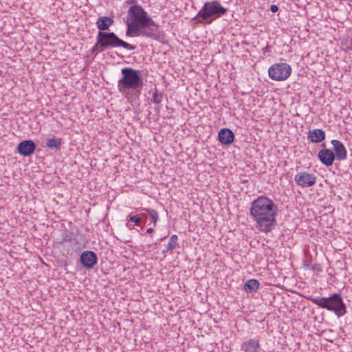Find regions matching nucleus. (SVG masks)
Instances as JSON below:
<instances>
[{
  "label": "nucleus",
  "instance_id": "nucleus-12",
  "mask_svg": "<svg viewBox=\"0 0 352 352\" xmlns=\"http://www.w3.org/2000/svg\"><path fill=\"white\" fill-rule=\"evenodd\" d=\"M331 143L333 146L335 157L339 161L346 160L347 157V151L344 144L338 140H333Z\"/></svg>",
  "mask_w": 352,
  "mask_h": 352
},
{
  "label": "nucleus",
  "instance_id": "nucleus-16",
  "mask_svg": "<svg viewBox=\"0 0 352 352\" xmlns=\"http://www.w3.org/2000/svg\"><path fill=\"white\" fill-rule=\"evenodd\" d=\"M113 23L114 20L112 18L104 16L98 17L96 25L99 30L98 32H107Z\"/></svg>",
  "mask_w": 352,
  "mask_h": 352
},
{
  "label": "nucleus",
  "instance_id": "nucleus-5",
  "mask_svg": "<svg viewBox=\"0 0 352 352\" xmlns=\"http://www.w3.org/2000/svg\"><path fill=\"white\" fill-rule=\"evenodd\" d=\"M320 308L333 311L338 317L343 316L346 313V307L340 293H336L329 297L307 298Z\"/></svg>",
  "mask_w": 352,
  "mask_h": 352
},
{
  "label": "nucleus",
  "instance_id": "nucleus-15",
  "mask_svg": "<svg viewBox=\"0 0 352 352\" xmlns=\"http://www.w3.org/2000/svg\"><path fill=\"white\" fill-rule=\"evenodd\" d=\"M325 132L320 129L309 130L307 138L313 143H320L325 140Z\"/></svg>",
  "mask_w": 352,
  "mask_h": 352
},
{
  "label": "nucleus",
  "instance_id": "nucleus-26",
  "mask_svg": "<svg viewBox=\"0 0 352 352\" xmlns=\"http://www.w3.org/2000/svg\"><path fill=\"white\" fill-rule=\"evenodd\" d=\"M143 214V217H141V221L143 223H146V218H147V215L144 213H142Z\"/></svg>",
  "mask_w": 352,
  "mask_h": 352
},
{
  "label": "nucleus",
  "instance_id": "nucleus-4",
  "mask_svg": "<svg viewBox=\"0 0 352 352\" xmlns=\"http://www.w3.org/2000/svg\"><path fill=\"white\" fill-rule=\"evenodd\" d=\"M227 12L228 8L222 6L217 0L206 1L192 18V21L202 25H210L217 19L225 15Z\"/></svg>",
  "mask_w": 352,
  "mask_h": 352
},
{
  "label": "nucleus",
  "instance_id": "nucleus-11",
  "mask_svg": "<svg viewBox=\"0 0 352 352\" xmlns=\"http://www.w3.org/2000/svg\"><path fill=\"white\" fill-rule=\"evenodd\" d=\"M322 147L323 149H321L318 154V157L320 162L325 165L326 166H331L333 164V162L336 159L335 155L333 151L327 148L324 143L322 144Z\"/></svg>",
  "mask_w": 352,
  "mask_h": 352
},
{
  "label": "nucleus",
  "instance_id": "nucleus-9",
  "mask_svg": "<svg viewBox=\"0 0 352 352\" xmlns=\"http://www.w3.org/2000/svg\"><path fill=\"white\" fill-rule=\"evenodd\" d=\"M98 260L97 254L90 250L83 252L80 256V261L82 265L88 270L93 269L97 264Z\"/></svg>",
  "mask_w": 352,
  "mask_h": 352
},
{
  "label": "nucleus",
  "instance_id": "nucleus-2",
  "mask_svg": "<svg viewBox=\"0 0 352 352\" xmlns=\"http://www.w3.org/2000/svg\"><path fill=\"white\" fill-rule=\"evenodd\" d=\"M277 206L267 197L259 196L251 203L250 215L261 232H270L277 225Z\"/></svg>",
  "mask_w": 352,
  "mask_h": 352
},
{
  "label": "nucleus",
  "instance_id": "nucleus-22",
  "mask_svg": "<svg viewBox=\"0 0 352 352\" xmlns=\"http://www.w3.org/2000/svg\"><path fill=\"white\" fill-rule=\"evenodd\" d=\"M143 217L142 214H138L133 216L129 215L128 217L127 221L129 222L134 223L135 226H140L142 222L141 221V217Z\"/></svg>",
  "mask_w": 352,
  "mask_h": 352
},
{
  "label": "nucleus",
  "instance_id": "nucleus-10",
  "mask_svg": "<svg viewBox=\"0 0 352 352\" xmlns=\"http://www.w3.org/2000/svg\"><path fill=\"white\" fill-rule=\"evenodd\" d=\"M36 144L32 140H23L17 145V152L23 157L32 155L36 150Z\"/></svg>",
  "mask_w": 352,
  "mask_h": 352
},
{
  "label": "nucleus",
  "instance_id": "nucleus-18",
  "mask_svg": "<svg viewBox=\"0 0 352 352\" xmlns=\"http://www.w3.org/2000/svg\"><path fill=\"white\" fill-rule=\"evenodd\" d=\"M260 285L258 280L256 279H250L246 281L244 289L247 292H255L257 291Z\"/></svg>",
  "mask_w": 352,
  "mask_h": 352
},
{
  "label": "nucleus",
  "instance_id": "nucleus-1",
  "mask_svg": "<svg viewBox=\"0 0 352 352\" xmlns=\"http://www.w3.org/2000/svg\"><path fill=\"white\" fill-rule=\"evenodd\" d=\"M125 24L126 36H142L156 41H161L163 38V33L160 25L138 4L129 7Z\"/></svg>",
  "mask_w": 352,
  "mask_h": 352
},
{
  "label": "nucleus",
  "instance_id": "nucleus-24",
  "mask_svg": "<svg viewBox=\"0 0 352 352\" xmlns=\"http://www.w3.org/2000/svg\"><path fill=\"white\" fill-rule=\"evenodd\" d=\"M270 10L272 12L275 13L278 10V7L276 5H271Z\"/></svg>",
  "mask_w": 352,
  "mask_h": 352
},
{
  "label": "nucleus",
  "instance_id": "nucleus-25",
  "mask_svg": "<svg viewBox=\"0 0 352 352\" xmlns=\"http://www.w3.org/2000/svg\"><path fill=\"white\" fill-rule=\"evenodd\" d=\"M137 1L136 0H127L126 1V3L129 5V4H132V6L133 5H135V3H136Z\"/></svg>",
  "mask_w": 352,
  "mask_h": 352
},
{
  "label": "nucleus",
  "instance_id": "nucleus-3",
  "mask_svg": "<svg viewBox=\"0 0 352 352\" xmlns=\"http://www.w3.org/2000/svg\"><path fill=\"white\" fill-rule=\"evenodd\" d=\"M121 74L122 76L118 82V91L128 101L133 97L138 98L144 86L141 72L131 67H124Z\"/></svg>",
  "mask_w": 352,
  "mask_h": 352
},
{
  "label": "nucleus",
  "instance_id": "nucleus-30",
  "mask_svg": "<svg viewBox=\"0 0 352 352\" xmlns=\"http://www.w3.org/2000/svg\"><path fill=\"white\" fill-rule=\"evenodd\" d=\"M263 50H264V52H268V51L270 50V47H269V45H267V46L263 49Z\"/></svg>",
  "mask_w": 352,
  "mask_h": 352
},
{
  "label": "nucleus",
  "instance_id": "nucleus-31",
  "mask_svg": "<svg viewBox=\"0 0 352 352\" xmlns=\"http://www.w3.org/2000/svg\"><path fill=\"white\" fill-rule=\"evenodd\" d=\"M2 72L0 70V76H1Z\"/></svg>",
  "mask_w": 352,
  "mask_h": 352
},
{
  "label": "nucleus",
  "instance_id": "nucleus-6",
  "mask_svg": "<svg viewBox=\"0 0 352 352\" xmlns=\"http://www.w3.org/2000/svg\"><path fill=\"white\" fill-rule=\"evenodd\" d=\"M97 36L100 40L103 47L106 50L122 47L125 50L133 51L137 47L120 38L113 32H98Z\"/></svg>",
  "mask_w": 352,
  "mask_h": 352
},
{
  "label": "nucleus",
  "instance_id": "nucleus-27",
  "mask_svg": "<svg viewBox=\"0 0 352 352\" xmlns=\"http://www.w3.org/2000/svg\"><path fill=\"white\" fill-rule=\"evenodd\" d=\"M131 223V222H129L128 221H127V223H126V227H127L128 228H129L130 230L133 229V228H134V226H135V225H133V224H132V223Z\"/></svg>",
  "mask_w": 352,
  "mask_h": 352
},
{
  "label": "nucleus",
  "instance_id": "nucleus-21",
  "mask_svg": "<svg viewBox=\"0 0 352 352\" xmlns=\"http://www.w3.org/2000/svg\"><path fill=\"white\" fill-rule=\"evenodd\" d=\"M143 210H145L149 214L151 221L155 225L159 219L157 212L155 210L150 208H143Z\"/></svg>",
  "mask_w": 352,
  "mask_h": 352
},
{
  "label": "nucleus",
  "instance_id": "nucleus-23",
  "mask_svg": "<svg viewBox=\"0 0 352 352\" xmlns=\"http://www.w3.org/2000/svg\"><path fill=\"white\" fill-rule=\"evenodd\" d=\"M162 98H163L162 93H158L157 89H155V91L153 94L151 100L155 104H160L162 100Z\"/></svg>",
  "mask_w": 352,
  "mask_h": 352
},
{
  "label": "nucleus",
  "instance_id": "nucleus-13",
  "mask_svg": "<svg viewBox=\"0 0 352 352\" xmlns=\"http://www.w3.org/2000/svg\"><path fill=\"white\" fill-rule=\"evenodd\" d=\"M218 140L223 145H230L234 140V134L230 129L223 128L218 133Z\"/></svg>",
  "mask_w": 352,
  "mask_h": 352
},
{
  "label": "nucleus",
  "instance_id": "nucleus-8",
  "mask_svg": "<svg viewBox=\"0 0 352 352\" xmlns=\"http://www.w3.org/2000/svg\"><path fill=\"white\" fill-rule=\"evenodd\" d=\"M316 176L314 174L307 172L298 173L294 177L296 184L302 188L313 186L316 184Z\"/></svg>",
  "mask_w": 352,
  "mask_h": 352
},
{
  "label": "nucleus",
  "instance_id": "nucleus-20",
  "mask_svg": "<svg viewBox=\"0 0 352 352\" xmlns=\"http://www.w3.org/2000/svg\"><path fill=\"white\" fill-rule=\"evenodd\" d=\"M105 49L103 47V45L102 43L100 42V40L98 38V36H96V43L91 48V52L93 54H95V55L98 54L100 52H102L104 51Z\"/></svg>",
  "mask_w": 352,
  "mask_h": 352
},
{
  "label": "nucleus",
  "instance_id": "nucleus-14",
  "mask_svg": "<svg viewBox=\"0 0 352 352\" xmlns=\"http://www.w3.org/2000/svg\"><path fill=\"white\" fill-rule=\"evenodd\" d=\"M260 348V341L256 338H250L241 345V350L243 352H258Z\"/></svg>",
  "mask_w": 352,
  "mask_h": 352
},
{
  "label": "nucleus",
  "instance_id": "nucleus-28",
  "mask_svg": "<svg viewBox=\"0 0 352 352\" xmlns=\"http://www.w3.org/2000/svg\"><path fill=\"white\" fill-rule=\"evenodd\" d=\"M63 240L65 241H72V238L68 234H65V237L63 238Z\"/></svg>",
  "mask_w": 352,
  "mask_h": 352
},
{
  "label": "nucleus",
  "instance_id": "nucleus-7",
  "mask_svg": "<svg viewBox=\"0 0 352 352\" xmlns=\"http://www.w3.org/2000/svg\"><path fill=\"white\" fill-rule=\"evenodd\" d=\"M291 66L285 63H274L268 69L270 78L275 81L287 80L292 74Z\"/></svg>",
  "mask_w": 352,
  "mask_h": 352
},
{
  "label": "nucleus",
  "instance_id": "nucleus-19",
  "mask_svg": "<svg viewBox=\"0 0 352 352\" xmlns=\"http://www.w3.org/2000/svg\"><path fill=\"white\" fill-rule=\"evenodd\" d=\"M178 236L177 234H173L170 236L169 242L166 246V249L163 251V253L170 252L172 253L173 250L179 245L177 243Z\"/></svg>",
  "mask_w": 352,
  "mask_h": 352
},
{
  "label": "nucleus",
  "instance_id": "nucleus-29",
  "mask_svg": "<svg viewBox=\"0 0 352 352\" xmlns=\"http://www.w3.org/2000/svg\"><path fill=\"white\" fill-rule=\"evenodd\" d=\"M153 232V228H148V229H147V230H146V232H147V233H148V234H151V233H152Z\"/></svg>",
  "mask_w": 352,
  "mask_h": 352
},
{
  "label": "nucleus",
  "instance_id": "nucleus-17",
  "mask_svg": "<svg viewBox=\"0 0 352 352\" xmlns=\"http://www.w3.org/2000/svg\"><path fill=\"white\" fill-rule=\"evenodd\" d=\"M62 144V138L54 136L47 140L45 146L47 148L56 151L60 148Z\"/></svg>",
  "mask_w": 352,
  "mask_h": 352
}]
</instances>
